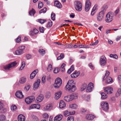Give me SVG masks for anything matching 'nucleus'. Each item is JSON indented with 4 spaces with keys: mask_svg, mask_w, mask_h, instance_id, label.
Returning <instances> with one entry per match:
<instances>
[{
    "mask_svg": "<svg viewBox=\"0 0 121 121\" xmlns=\"http://www.w3.org/2000/svg\"><path fill=\"white\" fill-rule=\"evenodd\" d=\"M78 97V94H77L73 93L69 95L65 96L64 98V100L67 102L70 101L73 99H76Z\"/></svg>",
    "mask_w": 121,
    "mask_h": 121,
    "instance_id": "obj_1",
    "label": "nucleus"
},
{
    "mask_svg": "<svg viewBox=\"0 0 121 121\" xmlns=\"http://www.w3.org/2000/svg\"><path fill=\"white\" fill-rule=\"evenodd\" d=\"M17 63L16 61H15L4 65L3 67L5 70H9L11 68L15 66Z\"/></svg>",
    "mask_w": 121,
    "mask_h": 121,
    "instance_id": "obj_2",
    "label": "nucleus"
},
{
    "mask_svg": "<svg viewBox=\"0 0 121 121\" xmlns=\"http://www.w3.org/2000/svg\"><path fill=\"white\" fill-rule=\"evenodd\" d=\"M113 13L111 12L108 13L106 15L105 18V21L107 22H111L113 20Z\"/></svg>",
    "mask_w": 121,
    "mask_h": 121,
    "instance_id": "obj_3",
    "label": "nucleus"
},
{
    "mask_svg": "<svg viewBox=\"0 0 121 121\" xmlns=\"http://www.w3.org/2000/svg\"><path fill=\"white\" fill-rule=\"evenodd\" d=\"M110 74V73L108 71H106L105 75L103 78V80H106V83H111L113 82L112 78L110 77H108Z\"/></svg>",
    "mask_w": 121,
    "mask_h": 121,
    "instance_id": "obj_4",
    "label": "nucleus"
},
{
    "mask_svg": "<svg viewBox=\"0 0 121 121\" xmlns=\"http://www.w3.org/2000/svg\"><path fill=\"white\" fill-rule=\"evenodd\" d=\"M74 7L78 11H80L82 9V4L81 2L75 1L74 2Z\"/></svg>",
    "mask_w": 121,
    "mask_h": 121,
    "instance_id": "obj_5",
    "label": "nucleus"
},
{
    "mask_svg": "<svg viewBox=\"0 0 121 121\" xmlns=\"http://www.w3.org/2000/svg\"><path fill=\"white\" fill-rule=\"evenodd\" d=\"M62 83V80L61 78H57L55 81L54 84V87L56 88H59L61 86Z\"/></svg>",
    "mask_w": 121,
    "mask_h": 121,
    "instance_id": "obj_6",
    "label": "nucleus"
},
{
    "mask_svg": "<svg viewBox=\"0 0 121 121\" xmlns=\"http://www.w3.org/2000/svg\"><path fill=\"white\" fill-rule=\"evenodd\" d=\"M101 108L103 110L106 112L108 110L109 107L108 104V103L105 102H102L101 103Z\"/></svg>",
    "mask_w": 121,
    "mask_h": 121,
    "instance_id": "obj_7",
    "label": "nucleus"
},
{
    "mask_svg": "<svg viewBox=\"0 0 121 121\" xmlns=\"http://www.w3.org/2000/svg\"><path fill=\"white\" fill-rule=\"evenodd\" d=\"M35 97L31 96L28 97L25 99V102L27 104H30L34 101L35 99Z\"/></svg>",
    "mask_w": 121,
    "mask_h": 121,
    "instance_id": "obj_8",
    "label": "nucleus"
},
{
    "mask_svg": "<svg viewBox=\"0 0 121 121\" xmlns=\"http://www.w3.org/2000/svg\"><path fill=\"white\" fill-rule=\"evenodd\" d=\"M91 4L90 0H86L85 6V9L86 12L89 11L91 8Z\"/></svg>",
    "mask_w": 121,
    "mask_h": 121,
    "instance_id": "obj_9",
    "label": "nucleus"
},
{
    "mask_svg": "<svg viewBox=\"0 0 121 121\" xmlns=\"http://www.w3.org/2000/svg\"><path fill=\"white\" fill-rule=\"evenodd\" d=\"M100 65L102 66H104L106 63V59L104 56H101L100 59Z\"/></svg>",
    "mask_w": 121,
    "mask_h": 121,
    "instance_id": "obj_10",
    "label": "nucleus"
},
{
    "mask_svg": "<svg viewBox=\"0 0 121 121\" xmlns=\"http://www.w3.org/2000/svg\"><path fill=\"white\" fill-rule=\"evenodd\" d=\"M104 13L103 12L101 11L98 14L97 19L98 21H102L104 17Z\"/></svg>",
    "mask_w": 121,
    "mask_h": 121,
    "instance_id": "obj_11",
    "label": "nucleus"
},
{
    "mask_svg": "<svg viewBox=\"0 0 121 121\" xmlns=\"http://www.w3.org/2000/svg\"><path fill=\"white\" fill-rule=\"evenodd\" d=\"M94 84L91 82L89 83L86 89V91L90 92L92 91L93 89Z\"/></svg>",
    "mask_w": 121,
    "mask_h": 121,
    "instance_id": "obj_12",
    "label": "nucleus"
},
{
    "mask_svg": "<svg viewBox=\"0 0 121 121\" xmlns=\"http://www.w3.org/2000/svg\"><path fill=\"white\" fill-rule=\"evenodd\" d=\"M53 108V106L51 104H48L47 106L44 107L43 109V110L44 111H50Z\"/></svg>",
    "mask_w": 121,
    "mask_h": 121,
    "instance_id": "obj_13",
    "label": "nucleus"
},
{
    "mask_svg": "<svg viewBox=\"0 0 121 121\" xmlns=\"http://www.w3.org/2000/svg\"><path fill=\"white\" fill-rule=\"evenodd\" d=\"M104 90L105 92L108 94H110L112 93V89L110 87L107 86L105 87Z\"/></svg>",
    "mask_w": 121,
    "mask_h": 121,
    "instance_id": "obj_14",
    "label": "nucleus"
},
{
    "mask_svg": "<svg viewBox=\"0 0 121 121\" xmlns=\"http://www.w3.org/2000/svg\"><path fill=\"white\" fill-rule=\"evenodd\" d=\"M74 84V81L73 80H69L66 86V88H69L71 86H75L73 85Z\"/></svg>",
    "mask_w": 121,
    "mask_h": 121,
    "instance_id": "obj_15",
    "label": "nucleus"
},
{
    "mask_svg": "<svg viewBox=\"0 0 121 121\" xmlns=\"http://www.w3.org/2000/svg\"><path fill=\"white\" fill-rule=\"evenodd\" d=\"M80 73L79 71L75 70L71 75V77L73 78H76L79 75Z\"/></svg>",
    "mask_w": 121,
    "mask_h": 121,
    "instance_id": "obj_16",
    "label": "nucleus"
},
{
    "mask_svg": "<svg viewBox=\"0 0 121 121\" xmlns=\"http://www.w3.org/2000/svg\"><path fill=\"white\" fill-rule=\"evenodd\" d=\"M15 95L19 99H22L24 97L22 92L20 91H17L15 93Z\"/></svg>",
    "mask_w": 121,
    "mask_h": 121,
    "instance_id": "obj_17",
    "label": "nucleus"
},
{
    "mask_svg": "<svg viewBox=\"0 0 121 121\" xmlns=\"http://www.w3.org/2000/svg\"><path fill=\"white\" fill-rule=\"evenodd\" d=\"M76 89V87L75 86H71L69 88H66V90L70 93L74 92Z\"/></svg>",
    "mask_w": 121,
    "mask_h": 121,
    "instance_id": "obj_18",
    "label": "nucleus"
},
{
    "mask_svg": "<svg viewBox=\"0 0 121 121\" xmlns=\"http://www.w3.org/2000/svg\"><path fill=\"white\" fill-rule=\"evenodd\" d=\"M63 117V116L61 114L57 115L54 117V121H60Z\"/></svg>",
    "mask_w": 121,
    "mask_h": 121,
    "instance_id": "obj_19",
    "label": "nucleus"
},
{
    "mask_svg": "<svg viewBox=\"0 0 121 121\" xmlns=\"http://www.w3.org/2000/svg\"><path fill=\"white\" fill-rule=\"evenodd\" d=\"M38 70L37 69L35 70L30 75V78L31 79H33L35 76L38 73Z\"/></svg>",
    "mask_w": 121,
    "mask_h": 121,
    "instance_id": "obj_20",
    "label": "nucleus"
},
{
    "mask_svg": "<svg viewBox=\"0 0 121 121\" xmlns=\"http://www.w3.org/2000/svg\"><path fill=\"white\" fill-rule=\"evenodd\" d=\"M40 82V79H38L34 84V87L35 89L38 88L39 86Z\"/></svg>",
    "mask_w": 121,
    "mask_h": 121,
    "instance_id": "obj_21",
    "label": "nucleus"
},
{
    "mask_svg": "<svg viewBox=\"0 0 121 121\" xmlns=\"http://www.w3.org/2000/svg\"><path fill=\"white\" fill-rule=\"evenodd\" d=\"M44 98V96L42 94H40L38 95L36 98V100L38 102H40L42 101Z\"/></svg>",
    "mask_w": 121,
    "mask_h": 121,
    "instance_id": "obj_22",
    "label": "nucleus"
},
{
    "mask_svg": "<svg viewBox=\"0 0 121 121\" xmlns=\"http://www.w3.org/2000/svg\"><path fill=\"white\" fill-rule=\"evenodd\" d=\"M18 121H25V116L22 114L19 115L18 117Z\"/></svg>",
    "mask_w": 121,
    "mask_h": 121,
    "instance_id": "obj_23",
    "label": "nucleus"
},
{
    "mask_svg": "<svg viewBox=\"0 0 121 121\" xmlns=\"http://www.w3.org/2000/svg\"><path fill=\"white\" fill-rule=\"evenodd\" d=\"M75 114V112L73 111L72 112H69L68 110H66L64 112V115L65 117H67L71 115H73Z\"/></svg>",
    "mask_w": 121,
    "mask_h": 121,
    "instance_id": "obj_24",
    "label": "nucleus"
},
{
    "mask_svg": "<svg viewBox=\"0 0 121 121\" xmlns=\"http://www.w3.org/2000/svg\"><path fill=\"white\" fill-rule=\"evenodd\" d=\"M62 92L61 91H58L55 94V99H59L61 96Z\"/></svg>",
    "mask_w": 121,
    "mask_h": 121,
    "instance_id": "obj_25",
    "label": "nucleus"
},
{
    "mask_svg": "<svg viewBox=\"0 0 121 121\" xmlns=\"http://www.w3.org/2000/svg\"><path fill=\"white\" fill-rule=\"evenodd\" d=\"M65 106L66 104L64 101L62 100H61L59 103V108H65Z\"/></svg>",
    "mask_w": 121,
    "mask_h": 121,
    "instance_id": "obj_26",
    "label": "nucleus"
},
{
    "mask_svg": "<svg viewBox=\"0 0 121 121\" xmlns=\"http://www.w3.org/2000/svg\"><path fill=\"white\" fill-rule=\"evenodd\" d=\"M95 116L91 114H88L86 115V118L89 120H93L95 118Z\"/></svg>",
    "mask_w": 121,
    "mask_h": 121,
    "instance_id": "obj_27",
    "label": "nucleus"
},
{
    "mask_svg": "<svg viewBox=\"0 0 121 121\" xmlns=\"http://www.w3.org/2000/svg\"><path fill=\"white\" fill-rule=\"evenodd\" d=\"M54 5L57 7L60 8L62 7V5L58 1H55L54 2Z\"/></svg>",
    "mask_w": 121,
    "mask_h": 121,
    "instance_id": "obj_28",
    "label": "nucleus"
},
{
    "mask_svg": "<svg viewBox=\"0 0 121 121\" xmlns=\"http://www.w3.org/2000/svg\"><path fill=\"white\" fill-rule=\"evenodd\" d=\"M121 94V89L119 88L118 89L117 92L116 94V97H118Z\"/></svg>",
    "mask_w": 121,
    "mask_h": 121,
    "instance_id": "obj_29",
    "label": "nucleus"
},
{
    "mask_svg": "<svg viewBox=\"0 0 121 121\" xmlns=\"http://www.w3.org/2000/svg\"><path fill=\"white\" fill-rule=\"evenodd\" d=\"M23 53L22 52V51H21L19 49L18 50L16 51L14 53L15 55H20Z\"/></svg>",
    "mask_w": 121,
    "mask_h": 121,
    "instance_id": "obj_30",
    "label": "nucleus"
},
{
    "mask_svg": "<svg viewBox=\"0 0 121 121\" xmlns=\"http://www.w3.org/2000/svg\"><path fill=\"white\" fill-rule=\"evenodd\" d=\"M96 9L97 5H95L93 8L91 12V14L92 15H93L95 13V11Z\"/></svg>",
    "mask_w": 121,
    "mask_h": 121,
    "instance_id": "obj_31",
    "label": "nucleus"
},
{
    "mask_svg": "<svg viewBox=\"0 0 121 121\" xmlns=\"http://www.w3.org/2000/svg\"><path fill=\"white\" fill-rule=\"evenodd\" d=\"M87 85L86 83L83 84L81 86V90L83 91L85 90L87 87Z\"/></svg>",
    "mask_w": 121,
    "mask_h": 121,
    "instance_id": "obj_32",
    "label": "nucleus"
},
{
    "mask_svg": "<svg viewBox=\"0 0 121 121\" xmlns=\"http://www.w3.org/2000/svg\"><path fill=\"white\" fill-rule=\"evenodd\" d=\"M77 107V105L75 104H71L69 105V108L73 109H76Z\"/></svg>",
    "mask_w": 121,
    "mask_h": 121,
    "instance_id": "obj_33",
    "label": "nucleus"
},
{
    "mask_svg": "<svg viewBox=\"0 0 121 121\" xmlns=\"http://www.w3.org/2000/svg\"><path fill=\"white\" fill-rule=\"evenodd\" d=\"M26 81V79L24 77H22L21 78L19 82L21 83H24Z\"/></svg>",
    "mask_w": 121,
    "mask_h": 121,
    "instance_id": "obj_34",
    "label": "nucleus"
},
{
    "mask_svg": "<svg viewBox=\"0 0 121 121\" xmlns=\"http://www.w3.org/2000/svg\"><path fill=\"white\" fill-rule=\"evenodd\" d=\"M101 99H104L106 98L107 97V95L104 92L101 93Z\"/></svg>",
    "mask_w": 121,
    "mask_h": 121,
    "instance_id": "obj_35",
    "label": "nucleus"
},
{
    "mask_svg": "<svg viewBox=\"0 0 121 121\" xmlns=\"http://www.w3.org/2000/svg\"><path fill=\"white\" fill-rule=\"evenodd\" d=\"M30 86H31L29 84H28L26 85L24 88L25 90L26 91H28L30 88Z\"/></svg>",
    "mask_w": 121,
    "mask_h": 121,
    "instance_id": "obj_36",
    "label": "nucleus"
},
{
    "mask_svg": "<svg viewBox=\"0 0 121 121\" xmlns=\"http://www.w3.org/2000/svg\"><path fill=\"white\" fill-rule=\"evenodd\" d=\"M52 65L51 64H49L48 65L47 70L48 72H51L52 70Z\"/></svg>",
    "mask_w": 121,
    "mask_h": 121,
    "instance_id": "obj_37",
    "label": "nucleus"
},
{
    "mask_svg": "<svg viewBox=\"0 0 121 121\" xmlns=\"http://www.w3.org/2000/svg\"><path fill=\"white\" fill-rule=\"evenodd\" d=\"M25 65V62L24 61H22L21 63V66L20 67V69L21 70H22L23 69Z\"/></svg>",
    "mask_w": 121,
    "mask_h": 121,
    "instance_id": "obj_38",
    "label": "nucleus"
},
{
    "mask_svg": "<svg viewBox=\"0 0 121 121\" xmlns=\"http://www.w3.org/2000/svg\"><path fill=\"white\" fill-rule=\"evenodd\" d=\"M109 56L113 58L116 59H117L118 57L117 55L116 54H111Z\"/></svg>",
    "mask_w": 121,
    "mask_h": 121,
    "instance_id": "obj_39",
    "label": "nucleus"
},
{
    "mask_svg": "<svg viewBox=\"0 0 121 121\" xmlns=\"http://www.w3.org/2000/svg\"><path fill=\"white\" fill-rule=\"evenodd\" d=\"M64 57V54L63 53H61L60 55L57 58V60H59L63 59Z\"/></svg>",
    "mask_w": 121,
    "mask_h": 121,
    "instance_id": "obj_40",
    "label": "nucleus"
},
{
    "mask_svg": "<svg viewBox=\"0 0 121 121\" xmlns=\"http://www.w3.org/2000/svg\"><path fill=\"white\" fill-rule=\"evenodd\" d=\"M25 47L24 46H19L18 47L19 49L21 51H22V52L23 53V50L25 49Z\"/></svg>",
    "mask_w": 121,
    "mask_h": 121,
    "instance_id": "obj_41",
    "label": "nucleus"
},
{
    "mask_svg": "<svg viewBox=\"0 0 121 121\" xmlns=\"http://www.w3.org/2000/svg\"><path fill=\"white\" fill-rule=\"evenodd\" d=\"M65 64L64 63H63L61 65L60 68L61 69H62V72H64L65 71Z\"/></svg>",
    "mask_w": 121,
    "mask_h": 121,
    "instance_id": "obj_42",
    "label": "nucleus"
},
{
    "mask_svg": "<svg viewBox=\"0 0 121 121\" xmlns=\"http://www.w3.org/2000/svg\"><path fill=\"white\" fill-rule=\"evenodd\" d=\"M47 9L45 7L44 9H42L39 12V13L40 14L41 13H45Z\"/></svg>",
    "mask_w": 121,
    "mask_h": 121,
    "instance_id": "obj_43",
    "label": "nucleus"
},
{
    "mask_svg": "<svg viewBox=\"0 0 121 121\" xmlns=\"http://www.w3.org/2000/svg\"><path fill=\"white\" fill-rule=\"evenodd\" d=\"M11 109L12 111H15L17 109V106L15 105H12L11 107Z\"/></svg>",
    "mask_w": 121,
    "mask_h": 121,
    "instance_id": "obj_44",
    "label": "nucleus"
},
{
    "mask_svg": "<svg viewBox=\"0 0 121 121\" xmlns=\"http://www.w3.org/2000/svg\"><path fill=\"white\" fill-rule=\"evenodd\" d=\"M35 13V10L32 9L31 11H30L29 13V14L31 15H34Z\"/></svg>",
    "mask_w": 121,
    "mask_h": 121,
    "instance_id": "obj_45",
    "label": "nucleus"
},
{
    "mask_svg": "<svg viewBox=\"0 0 121 121\" xmlns=\"http://www.w3.org/2000/svg\"><path fill=\"white\" fill-rule=\"evenodd\" d=\"M55 14L54 13H52L51 14V18L53 21H54L55 19Z\"/></svg>",
    "mask_w": 121,
    "mask_h": 121,
    "instance_id": "obj_46",
    "label": "nucleus"
},
{
    "mask_svg": "<svg viewBox=\"0 0 121 121\" xmlns=\"http://www.w3.org/2000/svg\"><path fill=\"white\" fill-rule=\"evenodd\" d=\"M52 23L51 21H49L47 24V27H51L52 25Z\"/></svg>",
    "mask_w": 121,
    "mask_h": 121,
    "instance_id": "obj_47",
    "label": "nucleus"
},
{
    "mask_svg": "<svg viewBox=\"0 0 121 121\" xmlns=\"http://www.w3.org/2000/svg\"><path fill=\"white\" fill-rule=\"evenodd\" d=\"M67 119L68 121H73L74 118L73 116H70L68 117Z\"/></svg>",
    "mask_w": 121,
    "mask_h": 121,
    "instance_id": "obj_48",
    "label": "nucleus"
},
{
    "mask_svg": "<svg viewBox=\"0 0 121 121\" xmlns=\"http://www.w3.org/2000/svg\"><path fill=\"white\" fill-rule=\"evenodd\" d=\"M5 119V116L3 115H0V121H2Z\"/></svg>",
    "mask_w": 121,
    "mask_h": 121,
    "instance_id": "obj_49",
    "label": "nucleus"
},
{
    "mask_svg": "<svg viewBox=\"0 0 121 121\" xmlns=\"http://www.w3.org/2000/svg\"><path fill=\"white\" fill-rule=\"evenodd\" d=\"M39 52L41 53L42 55H43L45 53V51L43 49H39Z\"/></svg>",
    "mask_w": 121,
    "mask_h": 121,
    "instance_id": "obj_50",
    "label": "nucleus"
},
{
    "mask_svg": "<svg viewBox=\"0 0 121 121\" xmlns=\"http://www.w3.org/2000/svg\"><path fill=\"white\" fill-rule=\"evenodd\" d=\"M43 5V3L41 2H39L38 3V7L39 8H40L42 7Z\"/></svg>",
    "mask_w": 121,
    "mask_h": 121,
    "instance_id": "obj_51",
    "label": "nucleus"
},
{
    "mask_svg": "<svg viewBox=\"0 0 121 121\" xmlns=\"http://www.w3.org/2000/svg\"><path fill=\"white\" fill-rule=\"evenodd\" d=\"M53 72L54 73H57L59 71V70L57 68H55L54 69Z\"/></svg>",
    "mask_w": 121,
    "mask_h": 121,
    "instance_id": "obj_52",
    "label": "nucleus"
},
{
    "mask_svg": "<svg viewBox=\"0 0 121 121\" xmlns=\"http://www.w3.org/2000/svg\"><path fill=\"white\" fill-rule=\"evenodd\" d=\"M35 104H32L30 105L29 108V109L30 110L32 109L36 108Z\"/></svg>",
    "mask_w": 121,
    "mask_h": 121,
    "instance_id": "obj_53",
    "label": "nucleus"
},
{
    "mask_svg": "<svg viewBox=\"0 0 121 121\" xmlns=\"http://www.w3.org/2000/svg\"><path fill=\"white\" fill-rule=\"evenodd\" d=\"M45 20L39 19L38 20V22L41 24H43L46 22Z\"/></svg>",
    "mask_w": 121,
    "mask_h": 121,
    "instance_id": "obj_54",
    "label": "nucleus"
},
{
    "mask_svg": "<svg viewBox=\"0 0 121 121\" xmlns=\"http://www.w3.org/2000/svg\"><path fill=\"white\" fill-rule=\"evenodd\" d=\"M43 117L45 118H47L49 116L47 113H45L43 115Z\"/></svg>",
    "mask_w": 121,
    "mask_h": 121,
    "instance_id": "obj_55",
    "label": "nucleus"
},
{
    "mask_svg": "<svg viewBox=\"0 0 121 121\" xmlns=\"http://www.w3.org/2000/svg\"><path fill=\"white\" fill-rule=\"evenodd\" d=\"M89 67L92 69H94V66L91 63H90L89 64Z\"/></svg>",
    "mask_w": 121,
    "mask_h": 121,
    "instance_id": "obj_56",
    "label": "nucleus"
},
{
    "mask_svg": "<svg viewBox=\"0 0 121 121\" xmlns=\"http://www.w3.org/2000/svg\"><path fill=\"white\" fill-rule=\"evenodd\" d=\"M26 57L27 60L30 59L31 57V55L30 54H28L26 55Z\"/></svg>",
    "mask_w": 121,
    "mask_h": 121,
    "instance_id": "obj_57",
    "label": "nucleus"
},
{
    "mask_svg": "<svg viewBox=\"0 0 121 121\" xmlns=\"http://www.w3.org/2000/svg\"><path fill=\"white\" fill-rule=\"evenodd\" d=\"M35 104V106L36 108H37L38 109H40V105L39 104Z\"/></svg>",
    "mask_w": 121,
    "mask_h": 121,
    "instance_id": "obj_58",
    "label": "nucleus"
},
{
    "mask_svg": "<svg viewBox=\"0 0 121 121\" xmlns=\"http://www.w3.org/2000/svg\"><path fill=\"white\" fill-rule=\"evenodd\" d=\"M42 82L43 83H44L45 82V76H43L42 78Z\"/></svg>",
    "mask_w": 121,
    "mask_h": 121,
    "instance_id": "obj_59",
    "label": "nucleus"
},
{
    "mask_svg": "<svg viewBox=\"0 0 121 121\" xmlns=\"http://www.w3.org/2000/svg\"><path fill=\"white\" fill-rule=\"evenodd\" d=\"M21 41V37L18 36L16 39V41L17 42L19 43Z\"/></svg>",
    "mask_w": 121,
    "mask_h": 121,
    "instance_id": "obj_60",
    "label": "nucleus"
},
{
    "mask_svg": "<svg viewBox=\"0 0 121 121\" xmlns=\"http://www.w3.org/2000/svg\"><path fill=\"white\" fill-rule=\"evenodd\" d=\"M33 31L34 32V33L35 34H37L39 32L38 30L36 28L34 29Z\"/></svg>",
    "mask_w": 121,
    "mask_h": 121,
    "instance_id": "obj_61",
    "label": "nucleus"
},
{
    "mask_svg": "<svg viewBox=\"0 0 121 121\" xmlns=\"http://www.w3.org/2000/svg\"><path fill=\"white\" fill-rule=\"evenodd\" d=\"M34 33L33 31H30L29 33V35L31 36H33L36 35Z\"/></svg>",
    "mask_w": 121,
    "mask_h": 121,
    "instance_id": "obj_62",
    "label": "nucleus"
},
{
    "mask_svg": "<svg viewBox=\"0 0 121 121\" xmlns=\"http://www.w3.org/2000/svg\"><path fill=\"white\" fill-rule=\"evenodd\" d=\"M44 28L43 27H40L39 28V30L40 32L41 33H43Z\"/></svg>",
    "mask_w": 121,
    "mask_h": 121,
    "instance_id": "obj_63",
    "label": "nucleus"
},
{
    "mask_svg": "<svg viewBox=\"0 0 121 121\" xmlns=\"http://www.w3.org/2000/svg\"><path fill=\"white\" fill-rule=\"evenodd\" d=\"M117 79L119 82H121V75H119L118 76Z\"/></svg>",
    "mask_w": 121,
    "mask_h": 121,
    "instance_id": "obj_64",
    "label": "nucleus"
}]
</instances>
